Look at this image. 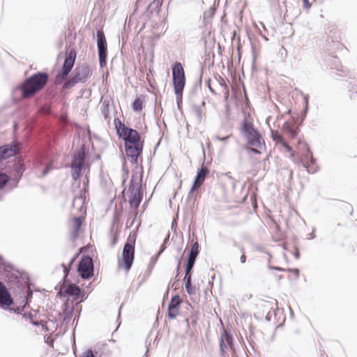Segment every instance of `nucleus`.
<instances>
[{
    "label": "nucleus",
    "mask_w": 357,
    "mask_h": 357,
    "mask_svg": "<svg viewBox=\"0 0 357 357\" xmlns=\"http://www.w3.org/2000/svg\"><path fill=\"white\" fill-rule=\"evenodd\" d=\"M128 176H129V171H126V172H122V179H123V184H124L127 179L128 178Z\"/></svg>",
    "instance_id": "nucleus-51"
},
{
    "label": "nucleus",
    "mask_w": 357,
    "mask_h": 357,
    "mask_svg": "<svg viewBox=\"0 0 357 357\" xmlns=\"http://www.w3.org/2000/svg\"><path fill=\"white\" fill-rule=\"evenodd\" d=\"M89 155V150L86 146L83 144L77 150L72 159L70 167L71 168V176L73 180H78L82 173V170L85 169V160Z\"/></svg>",
    "instance_id": "nucleus-3"
},
{
    "label": "nucleus",
    "mask_w": 357,
    "mask_h": 357,
    "mask_svg": "<svg viewBox=\"0 0 357 357\" xmlns=\"http://www.w3.org/2000/svg\"><path fill=\"white\" fill-rule=\"evenodd\" d=\"M239 249L241 252V256L240 257L241 262L242 264H245L246 262V259H247V257L245 255V248L243 246H241V247H240Z\"/></svg>",
    "instance_id": "nucleus-44"
},
{
    "label": "nucleus",
    "mask_w": 357,
    "mask_h": 357,
    "mask_svg": "<svg viewBox=\"0 0 357 357\" xmlns=\"http://www.w3.org/2000/svg\"><path fill=\"white\" fill-rule=\"evenodd\" d=\"M48 79L49 75L47 73L37 72L25 79L20 85L15 87L13 93L15 95L17 92H20L21 98H30L44 89Z\"/></svg>",
    "instance_id": "nucleus-1"
},
{
    "label": "nucleus",
    "mask_w": 357,
    "mask_h": 357,
    "mask_svg": "<svg viewBox=\"0 0 357 357\" xmlns=\"http://www.w3.org/2000/svg\"><path fill=\"white\" fill-rule=\"evenodd\" d=\"M208 174L209 171L208 168L204 165H202L199 169H198L194 180H195V182L198 181L199 185H202Z\"/></svg>",
    "instance_id": "nucleus-20"
},
{
    "label": "nucleus",
    "mask_w": 357,
    "mask_h": 357,
    "mask_svg": "<svg viewBox=\"0 0 357 357\" xmlns=\"http://www.w3.org/2000/svg\"><path fill=\"white\" fill-rule=\"evenodd\" d=\"M174 92H183L185 86V77H172Z\"/></svg>",
    "instance_id": "nucleus-19"
},
{
    "label": "nucleus",
    "mask_w": 357,
    "mask_h": 357,
    "mask_svg": "<svg viewBox=\"0 0 357 357\" xmlns=\"http://www.w3.org/2000/svg\"><path fill=\"white\" fill-rule=\"evenodd\" d=\"M135 258V248L125 244L122 252L123 266L126 271H129L132 266Z\"/></svg>",
    "instance_id": "nucleus-13"
},
{
    "label": "nucleus",
    "mask_w": 357,
    "mask_h": 357,
    "mask_svg": "<svg viewBox=\"0 0 357 357\" xmlns=\"http://www.w3.org/2000/svg\"><path fill=\"white\" fill-rule=\"evenodd\" d=\"M50 167H48V166L45 167L42 173L43 176H45L47 174H48V172H50Z\"/></svg>",
    "instance_id": "nucleus-63"
},
{
    "label": "nucleus",
    "mask_w": 357,
    "mask_h": 357,
    "mask_svg": "<svg viewBox=\"0 0 357 357\" xmlns=\"http://www.w3.org/2000/svg\"><path fill=\"white\" fill-rule=\"evenodd\" d=\"M271 137L273 141L280 144L284 141V139L280 133L275 132L273 130H271Z\"/></svg>",
    "instance_id": "nucleus-33"
},
{
    "label": "nucleus",
    "mask_w": 357,
    "mask_h": 357,
    "mask_svg": "<svg viewBox=\"0 0 357 357\" xmlns=\"http://www.w3.org/2000/svg\"><path fill=\"white\" fill-rule=\"evenodd\" d=\"M77 83L85 84L88 79L92 76V72L90 70L89 66L84 63L81 66H77L72 74Z\"/></svg>",
    "instance_id": "nucleus-12"
},
{
    "label": "nucleus",
    "mask_w": 357,
    "mask_h": 357,
    "mask_svg": "<svg viewBox=\"0 0 357 357\" xmlns=\"http://www.w3.org/2000/svg\"><path fill=\"white\" fill-rule=\"evenodd\" d=\"M77 52L73 48L67 53V56L64 59V62L61 66V70L56 75L54 83L56 85L61 84L66 76L68 75L71 72L76 60Z\"/></svg>",
    "instance_id": "nucleus-5"
},
{
    "label": "nucleus",
    "mask_w": 357,
    "mask_h": 357,
    "mask_svg": "<svg viewBox=\"0 0 357 357\" xmlns=\"http://www.w3.org/2000/svg\"><path fill=\"white\" fill-rule=\"evenodd\" d=\"M197 288L195 286H193L191 288H189L186 290L187 293L190 295H195L196 294Z\"/></svg>",
    "instance_id": "nucleus-50"
},
{
    "label": "nucleus",
    "mask_w": 357,
    "mask_h": 357,
    "mask_svg": "<svg viewBox=\"0 0 357 357\" xmlns=\"http://www.w3.org/2000/svg\"><path fill=\"white\" fill-rule=\"evenodd\" d=\"M240 130L249 145L260 148L264 144V143L261 142L262 136L259 131L252 122L246 119H244L242 121Z\"/></svg>",
    "instance_id": "nucleus-4"
},
{
    "label": "nucleus",
    "mask_w": 357,
    "mask_h": 357,
    "mask_svg": "<svg viewBox=\"0 0 357 357\" xmlns=\"http://www.w3.org/2000/svg\"><path fill=\"white\" fill-rule=\"evenodd\" d=\"M14 169L16 174L19 176L20 178L22 176L24 172L25 171V167L23 163L17 162L14 165Z\"/></svg>",
    "instance_id": "nucleus-28"
},
{
    "label": "nucleus",
    "mask_w": 357,
    "mask_h": 357,
    "mask_svg": "<svg viewBox=\"0 0 357 357\" xmlns=\"http://www.w3.org/2000/svg\"><path fill=\"white\" fill-rule=\"evenodd\" d=\"M96 38L99 65L100 68H103L107 64V44L105 33L102 29L97 30Z\"/></svg>",
    "instance_id": "nucleus-9"
},
{
    "label": "nucleus",
    "mask_w": 357,
    "mask_h": 357,
    "mask_svg": "<svg viewBox=\"0 0 357 357\" xmlns=\"http://www.w3.org/2000/svg\"><path fill=\"white\" fill-rule=\"evenodd\" d=\"M78 257V254H75L70 260L68 263V268H70L73 264H74L75 261L76 260L77 257Z\"/></svg>",
    "instance_id": "nucleus-54"
},
{
    "label": "nucleus",
    "mask_w": 357,
    "mask_h": 357,
    "mask_svg": "<svg viewBox=\"0 0 357 357\" xmlns=\"http://www.w3.org/2000/svg\"><path fill=\"white\" fill-rule=\"evenodd\" d=\"M162 4V0H153L146 8V14L147 16L153 14H159Z\"/></svg>",
    "instance_id": "nucleus-18"
},
{
    "label": "nucleus",
    "mask_w": 357,
    "mask_h": 357,
    "mask_svg": "<svg viewBox=\"0 0 357 357\" xmlns=\"http://www.w3.org/2000/svg\"><path fill=\"white\" fill-rule=\"evenodd\" d=\"M121 170H122V172H126V171H129L128 168L127 167V162H126V158L124 156L123 157Z\"/></svg>",
    "instance_id": "nucleus-49"
},
{
    "label": "nucleus",
    "mask_w": 357,
    "mask_h": 357,
    "mask_svg": "<svg viewBox=\"0 0 357 357\" xmlns=\"http://www.w3.org/2000/svg\"><path fill=\"white\" fill-rule=\"evenodd\" d=\"M181 303V298H180L179 295L176 294L172 297L169 303H168L167 309L172 308V309H178V310Z\"/></svg>",
    "instance_id": "nucleus-25"
},
{
    "label": "nucleus",
    "mask_w": 357,
    "mask_h": 357,
    "mask_svg": "<svg viewBox=\"0 0 357 357\" xmlns=\"http://www.w3.org/2000/svg\"><path fill=\"white\" fill-rule=\"evenodd\" d=\"M278 310V308L273 309L272 311H269V312L266 315L265 319L267 321H270L271 320L272 314H273L275 316L276 315V312Z\"/></svg>",
    "instance_id": "nucleus-45"
},
{
    "label": "nucleus",
    "mask_w": 357,
    "mask_h": 357,
    "mask_svg": "<svg viewBox=\"0 0 357 357\" xmlns=\"http://www.w3.org/2000/svg\"><path fill=\"white\" fill-rule=\"evenodd\" d=\"M303 6L305 8H310L311 7V3L309 0H303Z\"/></svg>",
    "instance_id": "nucleus-56"
},
{
    "label": "nucleus",
    "mask_w": 357,
    "mask_h": 357,
    "mask_svg": "<svg viewBox=\"0 0 357 357\" xmlns=\"http://www.w3.org/2000/svg\"><path fill=\"white\" fill-rule=\"evenodd\" d=\"M202 185H199L198 181L195 182V180L193 181L192 185L189 192V195L192 194L194 192L197 191Z\"/></svg>",
    "instance_id": "nucleus-43"
},
{
    "label": "nucleus",
    "mask_w": 357,
    "mask_h": 357,
    "mask_svg": "<svg viewBox=\"0 0 357 357\" xmlns=\"http://www.w3.org/2000/svg\"><path fill=\"white\" fill-rule=\"evenodd\" d=\"M13 304L14 301L10 293L3 283L0 281V307L3 310H8Z\"/></svg>",
    "instance_id": "nucleus-15"
},
{
    "label": "nucleus",
    "mask_w": 357,
    "mask_h": 357,
    "mask_svg": "<svg viewBox=\"0 0 357 357\" xmlns=\"http://www.w3.org/2000/svg\"><path fill=\"white\" fill-rule=\"evenodd\" d=\"M66 284V286L64 284L59 286L58 294L61 297H68L67 299H70L73 302L76 301L75 304H74L75 306L79 303L78 300L81 295L84 296V291L81 290L76 284L72 283L71 282Z\"/></svg>",
    "instance_id": "nucleus-6"
},
{
    "label": "nucleus",
    "mask_w": 357,
    "mask_h": 357,
    "mask_svg": "<svg viewBox=\"0 0 357 357\" xmlns=\"http://www.w3.org/2000/svg\"><path fill=\"white\" fill-rule=\"evenodd\" d=\"M109 103L108 100H104L101 106V112L105 119L109 118Z\"/></svg>",
    "instance_id": "nucleus-29"
},
{
    "label": "nucleus",
    "mask_w": 357,
    "mask_h": 357,
    "mask_svg": "<svg viewBox=\"0 0 357 357\" xmlns=\"http://www.w3.org/2000/svg\"><path fill=\"white\" fill-rule=\"evenodd\" d=\"M230 136H225V137H220V136H217V139L220 141H222V142H227V139L229 138Z\"/></svg>",
    "instance_id": "nucleus-58"
},
{
    "label": "nucleus",
    "mask_w": 357,
    "mask_h": 357,
    "mask_svg": "<svg viewBox=\"0 0 357 357\" xmlns=\"http://www.w3.org/2000/svg\"><path fill=\"white\" fill-rule=\"evenodd\" d=\"M228 345L225 344L223 341L220 340V354L222 357L225 356L226 351L228 349Z\"/></svg>",
    "instance_id": "nucleus-38"
},
{
    "label": "nucleus",
    "mask_w": 357,
    "mask_h": 357,
    "mask_svg": "<svg viewBox=\"0 0 357 357\" xmlns=\"http://www.w3.org/2000/svg\"><path fill=\"white\" fill-rule=\"evenodd\" d=\"M179 268H180V264L177 263L176 268V278H178L179 276V274H180Z\"/></svg>",
    "instance_id": "nucleus-64"
},
{
    "label": "nucleus",
    "mask_w": 357,
    "mask_h": 357,
    "mask_svg": "<svg viewBox=\"0 0 357 357\" xmlns=\"http://www.w3.org/2000/svg\"><path fill=\"white\" fill-rule=\"evenodd\" d=\"M210 82H211V79H208V90L213 93V94H215V90L211 87V84H210Z\"/></svg>",
    "instance_id": "nucleus-61"
},
{
    "label": "nucleus",
    "mask_w": 357,
    "mask_h": 357,
    "mask_svg": "<svg viewBox=\"0 0 357 357\" xmlns=\"http://www.w3.org/2000/svg\"><path fill=\"white\" fill-rule=\"evenodd\" d=\"M77 271L83 280L91 278L94 274L92 257L89 255H83L78 263Z\"/></svg>",
    "instance_id": "nucleus-8"
},
{
    "label": "nucleus",
    "mask_w": 357,
    "mask_h": 357,
    "mask_svg": "<svg viewBox=\"0 0 357 357\" xmlns=\"http://www.w3.org/2000/svg\"><path fill=\"white\" fill-rule=\"evenodd\" d=\"M308 109H309V103H307L305 105L304 109L303 110L304 117L306 116V114L308 112Z\"/></svg>",
    "instance_id": "nucleus-57"
},
{
    "label": "nucleus",
    "mask_w": 357,
    "mask_h": 357,
    "mask_svg": "<svg viewBox=\"0 0 357 357\" xmlns=\"http://www.w3.org/2000/svg\"><path fill=\"white\" fill-rule=\"evenodd\" d=\"M9 180L10 177L6 173L0 172V190L3 188Z\"/></svg>",
    "instance_id": "nucleus-30"
},
{
    "label": "nucleus",
    "mask_w": 357,
    "mask_h": 357,
    "mask_svg": "<svg viewBox=\"0 0 357 357\" xmlns=\"http://www.w3.org/2000/svg\"><path fill=\"white\" fill-rule=\"evenodd\" d=\"M44 340H45V342L50 347H52L53 346V344H54V340L49 337V336H47V335H45L44 336Z\"/></svg>",
    "instance_id": "nucleus-48"
},
{
    "label": "nucleus",
    "mask_w": 357,
    "mask_h": 357,
    "mask_svg": "<svg viewBox=\"0 0 357 357\" xmlns=\"http://www.w3.org/2000/svg\"><path fill=\"white\" fill-rule=\"evenodd\" d=\"M0 266H3L5 271L9 273L14 270V266L11 264L4 262L3 258L0 255Z\"/></svg>",
    "instance_id": "nucleus-31"
},
{
    "label": "nucleus",
    "mask_w": 357,
    "mask_h": 357,
    "mask_svg": "<svg viewBox=\"0 0 357 357\" xmlns=\"http://www.w3.org/2000/svg\"><path fill=\"white\" fill-rule=\"evenodd\" d=\"M199 253V245L197 241L192 243L187 261L185 264L184 278H192V268L195 266L197 257Z\"/></svg>",
    "instance_id": "nucleus-10"
},
{
    "label": "nucleus",
    "mask_w": 357,
    "mask_h": 357,
    "mask_svg": "<svg viewBox=\"0 0 357 357\" xmlns=\"http://www.w3.org/2000/svg\"><path fill=\"white\" fill-rule=\"evenodd\" d=\"M79 231V230H77L76 231V229H73V231L72 232V238L73 239L75 240V239H76L78 237Z\"/></svg>",
    "instance_id": "nucleus-55"
},
{
    "label": "nucleus",
    "mask_w": 357,
    "mask_h": 357,
    "mask_svg": "<svg viewBox=\"0 0 357 357\" xmlns=\"http://www.w3.org/2000/svg\"><path fill=\"white\" fill-rule=\"evenodd\" d=\"M183 93V92H180V93L174 92V93L176 95V101L177 107H178V110H180V111H181V109H182Z\"/></svg>",
    "instance_id": "nucleus-34"
},
{
    "label": "nucleus",
    "mask_w": 357,
    "mask_h": 357,
    "mask_svg": "<svg viewBox=\"0 0 357 357\" xmlns=\"http://www.w3.org/2000/svg\"><path fill=\"white\" fill-rule=\"evenodd\" d=\"M281 144L288 152H290L292 150L291 147L287 143L285 140L282 142Z\"/></svg>",
    "instance_id": "nucleus-53"
},
{
    "label": "nucleus",
    "mask_w": 357,
    "mask_h": 357,
    "mask_svg": "<svg viewBox=\"0 0 357 357\" xmlns=\"http://www.w3.org/2000/svg\"><path fill=\"white\" fill-rule=\"evenodd\" d=\"M61 267L63 268V274H64V276H63V281L65 283H68V282H70L71 281L68 278V275L70 272V269L68 267L67 268L66 264L62 263L61 264Z\"/></svg>",
    "instance_id": "nucleus-35"
},
{
    "label": "nucleus",
    "mask_w": 357,
    "mask_h": 357,
    "mask_svg": "<svg viewBox=\"0 0 357 357\" xmlns=\"http://www.w3.org/2000/svg\"><path fill=\"white\" fill-rule=\"evenodd\" d=\"M310 160H314V157H313L312 151L310 149H307L306 153L304 155L303 162H308Z\"/></svg>",
    "instance_id": "nucleus-41"
},
{
    "label": "nucleus",
    "mask_w": 357,
    "mask_h": 357,
    "mask_svg": "<svg viewBox=\"0 0 357 357\" xmlns=\"http://www.w3.org/2000/svg\"><path fill=\"white\" fill-rule=\"evenodd\" d=\"M172 77H185L182 64L176 61L172 66Z\"/></svg>",
    "instance_id": "nucleus-22"
},
{
    "label": "nucleus",
    "mask_w": 357,
    "mask_h": 357,
    "mask_svg": "<svg viewBox=\"0 0 357 357\" xmlns=\"http://www.w3.org/2000/svg\"><path fill=\"white\" fill-rule=\"evenodd\" d=\"M73 222V229H76V231L80 230L82 224V218L80 217H74Z\"/></svg>",
    "instance_id": "nucleus-36"
},
{
    "label": "nucleus",
    "mask_w": 357,
    "mask_h": 357,
    "mask_svg": "<svg viewBox=\"0 0 357 357\" xmlns=\"http://www.w3.org/2000/svg\"><path fill=\"white\" fill-rule=\"evenodd\" d=\"M136 238L137 234L135 233H130L125 244H128V245L135 248Z\"/></svg>",
    "instance_id": "nucleus-32"
},
{
    "label": "nucleus",
    "mask_w": 357,
    "mask_h": 357,
    "mask_svg": "<svg viewBox=\"0 0 357 357\" xmlns=\"http://www.w3.org/2000/svg\"><path fill=\"white\" fill-rule=\"evenodd\" d=\"M183 282L185 284V290L193 287L192 284V278H183Z\"/></svg>",
    "instance_id": "nucleus-46"
},
{
    "label": "nucleus",
    "mask_w": 357,
    "mask_h": 357,
    "mask_svg": "<svg viewBox=\"0 0 357 357\" xmlns=\"http://www.w3.org/2000/svg\"><path fill=\"white\" fill-rule=\"evenodd\" d=\"M126 157L130 160L132 165L138 163L139 158L142 157L144 144L136 145H124Z\"/></svg>",
    "instance_id": "nucleus-11"
},
{
    "label": "nucleus",
    "mask_w": 357,
    "mask_h": 357,
    "mask_svg": "<svg viewBox=\"0 0 357 357\" xmlns=\"http://www.w3.org/2000/svg\"><path fill=\"white\" fill-rule=\"evenodd\" d=\"M62 314H63V317L61 320V325L64 324L66 322L69 321L73 317L75 305L73 303V301L70 299H66V301L62 305Z\"/></svg>",
    "instance_id": "nucleus-16"
},
{
    "label": "nucleus",
    "mask_w": 357,
    "mask_h": 357,
    "mask_svg": "<svg viewBox=\"0 0 357 357\" xmlns=\"http://www.w3.org/2000/svg\"><path fill=\"white\" fill-rule=\"evenodd\" d=\"M169 234L167 235V236L165 238L162 244L161 245L157 255L160 256L166 249V244L169 242Z\"/></svg>",
    "instance_id": "nucleus-37"
},
{
    "label": "nucleus",
    "mask_w": 357,
    "mask_h": 357,
    "mask_svg": "<svg viewBox=\"0 0 357 357\" xmlns=\"http://www.w3.org/2000/svg\"><path fill=\"white\" fill-rule=\"evenodd\" d=\"M201 86H202V79L200 78L199 80L195 84L194 88H193V92L195 91V90L197 87H201Z\"/></svg>",
    "instance_id": "nucleus-59"
},
{
    "label": "nucleus",
    "mask_w": 357,
    "mask_h": 357,
    "mask_svg": "<svg viewBox=\"0 0 357 357\" xmlns=\"http://www.w3.org/2000/svg\"><path fill=\"white\" fill-rule=\"evenodd\" d=\"M142 174L143 172H141L139 176V182L137 183L136 178L137 176V172H132L130 183L128 187V193H129V204L131 208H134L135 211V218H136L137 215V209L142 201L143 199V192L142 190ZM135 218H134L130 225H129V228H130L134 222Z\"/></svg>",
    "instance_id": "nucleus-2"
},
{
    "label": "nucleus",
    "mask_w": 357,
    "mask_h": 357,
    "mask_svg": "<svg viewBox=\"0 0 357 357\" xmlns=\"http://www.w3.org/2000/svg\"><path fill=\"white\" fill-rule=\"evenodd\" d=\"M23 317H24V318H28V319H29L31 320V321H33V314H32V313H31V312H29V313H28V314H24L23 315Z\"/></svg>",
    "instance_id": "nucleus-62"
},
{
    "label": "nucleus",
    "mask_w": 357,
    "mask_h": 357,
    "mask_svg": "<svg viewBox=\"0 0 357 357\" xmlns=\"http://www.w3.org/2000/svg\"><path fill=\"white\" fill-rule=\"evenodd\" d=\"M24 305L23 306H17V307H9V309H8L7 310H9L10 312H14L15 314H21L22 313V312L24 311Z\"/></svg>",
    "instance_id": "nucleus-40"
},
{
    "label": "nucleus",
    "mask_w": 357,
    "mask_h": 357,
    "mask_svg": "<svg viewBox=\"0 0 357 357\" xmlns=\"http://www.w3.org/2000/svg\"><path fill=\"white\" fill-rule=\"evenodd\" d=\"M117 135L119 138L123 140L124 145L144 144V141L141 140L140 135L137 130L127 126H123V128H121L120 131L117 129Z\"/></svg>",
    "instance_id": "nucleus-7"
},
{
    "label": "nucleus",
    "mask_w": 357,
    "mask_h": 357,
    "mask_svg": "<svg viewBox=\"0 0 357 357\" xmlns=\"http://www.w3.org/2000/svg\"><path fill=\"white\" fill-rule=\"evenodd\" d=\"M115 128L121 130V128H123V126H126L119 118H115L114 120Z\"/></svg>",
    "instance_id": "nucleus-42"
},
{
    "label": "nucleus",
    "mask_w": 357,
    "mask_h": 357,
    "mask_svg": "<svg viewBox=\"0 0 357 357\" xmlns=\"http://www.w3.org/2000/svg\"><path fill=\"white\" fill-rule=\"evenodd\" d=\"M282 129L288 132L291 138H295L298 132V128H294L293 126L289 121H285L282 125Z\"/></svg>",
    "instance_id": "nucleus-24"
},
{
    "label": "nucleus",
    "mask_w": 357,
    "mask_h": 357,
    "mask_svg": "<svg viewBox=\"0 0 357 357\" xmlns=\"http://www.w3.org/2000/svg\"><path fill=\"white\" fill-rule=\"evenodd\" d=\"M78 84L74 77L71 75L69 77L63 84V89H69L72 87H73L75 85Z\"/></svg>",
    "instance_id": "nucleus-27"
},
{
    "label": "nucleus",
    "mask_w": 357,
    "mask_h": 357,
    "mask_svg": "<svg viewBox=\"0 0 357 357\" xmlns=\"http://www.w3.org/2000/svg\"><path fill=\"white\" fill-rule=\"evenodd\" d=\"M167 314H168V318L169 319H173L176 317V316L178 314V309H167Z\"/></svg>",
    "instance_id": "nucleus-39"
},
{
    "label": "nucleus",
    "mask_w": 357,
    "mask_h": 357,
    "mask_svg": "<svg viewBox=\"0 0 357 357\" xmlns=\"http://www.w3.org/2000/svg\"><path fill=\"white\" fill-rule=\"evenodd\" d=\"M247 150H248L249 152H252V153H255V154H259V153H260V152H259L257 149H254V148H251V147H250V148H248V149H247Z\"/></svg>",
    "instance_id": "nucleus-60"
},
{
    "label": "nucleus",
    "mask_w": 357,
    "mask_h": 357,
    "mask_svg": "<svg viewBox=\"0 0 357 357\" xmlns=\"http://www.w3.org/2000/svg\"><path fill=\"white\" fill-rule=\"evenodd\" d=\"M220 340L223 341L225 344H227L228 345L229 348L231 350L234 351L235 347L234 337L229 331L223 328L222 331L221 332Z\"/></svg>",
    "instance_id": "nucleus-17"
},
{
    "label": "nucleus",
    "mask_w": 357,
    "mask_h": 357,
    "mask_svg": "<svg viewBox=\"0 0 357 357\" xmlns=\"http://www.w3.org/2000/svg\"><path fill=\"white\" fill-rule=\"evenodd\" d=\"M191 109L196 117L197 123L200 124L202 122L203 119L205 116V114L203 112L202 106H199L198 105L194 104L191 106Z\"/></svg>",
    "instance_id": "nucleus-21"
},
{
    "label": "nucleus",
    "mask_w": 357,
    "mask_h": 357,
    "mask_svg": "<svg viewBox=\"0 0 357 357\" xmlns=\"http://www.w3.org/2000/svg\"><path fill=\"white\" fill-rule=\"evenodd\" d=\"M303 167L305 168L306 171L309 174H314L318 171V166L316 164V159L314 158V160H310L308 162H303V160L301 161Z\"/></svg>",
    "instance_id": "nucleus-23"
},
{
    "label": "nucleus",
    "mask_w": 357,
    "mask_h": 357,
    "mask_svg": "<svg viewBox=\"0 0 357 357\" xmlns=\"http://www.w3.org/2000/svg\"><path fill=\"white\" fill-rule=\"evenodd\" d=\"M81 357H96V356L93 354L91 349H87L82 353Z\"/></svg>",
    "instance_id": "nucleus-47"
},
{
    "label": "nucleus",
    "mask_w": 357,
    "mask_h": 357,
    "mask_svg": "<svg viewBox=\"0 0 357 357\" xmlns=\"http://www.w3.org/2000/svg\"><path fill=\"white\" fill-rule=\"evenodd\" d=\"M132 109L134 112H140L143 109V100L137 97L132 103Z\"/></svg>",
    "instance_id": "nucleus-26"
},
{
    "label": "nucleus",
    "mask_w": 357,
    "mask_h": 357,
    "mask_svg": "<svg viewBox=\"0 0 357 357\" xmlns=\"http://www.w3.org/2000/svg\"><path fill=\"white\" fill-rule=\"evenodd\" d=\"M269 269L271 270H275V271H286V268H281V267H279V266H268Z\"/></svg>",
    "instance_id": "nucleus-52"
},
{
    "label": "nucleus",
    "mask_w": 357,
    "mask_h": 357,
    "mask_svg": "<svg viewBox=\"0 0 357 357\" xmlns=\"http://www.w3.org/2000/svg\"><path fill=\"white\" fill-rule=\"evenodd\" d=\"M18 154L15 142L0 146V162Z\"/></svg>",
    "instance_id": "nucleus-14"
}]
</instances>
